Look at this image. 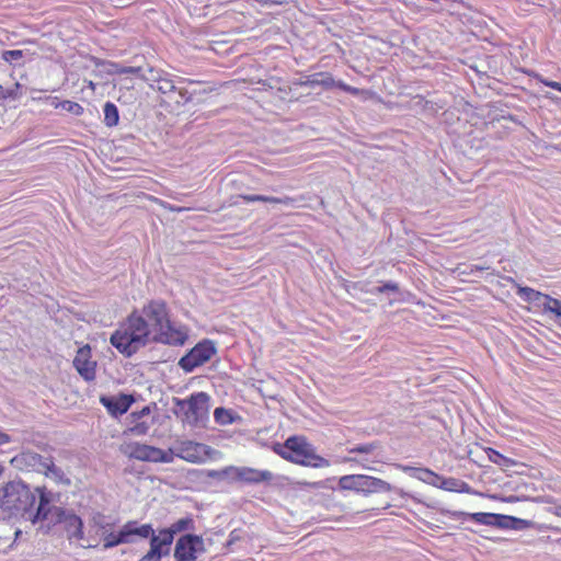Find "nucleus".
Returning <instances> with one entry per match:
<instances>
[{
    "label": "nucleus",
    "mask_w": 561,
    "mask_h": 561,
    "mask_svg": "<svg viewBox=\"0 0 561 561\" xmlns=\"http://www.w3.org/2000/svg\"><path fill=\"white\" fill-rule=\"evenodd\" d=\"M186 340L187 332L171 325L167 305L160 300L150 301L140 314H130L110 339L111 344L126 357L151 342L183 345Z\"/></svg>",
    "instance_id": "nucleus-1"
},
{
    "label": "nucleus",
    "mask_w": 561,
    "mask_h": 561,
    "mask_svg": "<svg viewBox=\"0 0 561 561\" xmlns=\"http://www.w3.org/2000/svg\"><path fill=\"white\" fill-rule=\"evenodd\" d=\"M35 493L22 482H9L0 489V519L23 518L33 524L41 522L37 515Z\"/></svg>",
    "instance_id": "nucleus-2"
},
{
    "label": "nucleus",
    "mask_w": 561,
    "mask_h": 561,
    "mask_svg": "<svg viewBox=\"0 0 561 561\" xmlns=\"http://www.w3.org/2000/svg\"><path fill=\"white\" fill-rule=\"evenodd\" d=\"M36 491L39 492L37 515H42L41 522H46L47 527L56 524H64L69 539H83L82 519L73 513L51 505L50 492H46L42 489H36Z\"/></svg>",
    "instance_id": "nucleus-3"
},
{
    "label": "nucleus",
    "mask_w": 561,
    "mask_h": 561,
    "mask_svg": "<svg viewBox=\"0 0 561 561\" xmlns=\"http://www.w3.org/2000/svg\"><path fill=\"white\" fill-rule=\"evenodd\" d=\"M272 449L282 458L312 468H327L330 461L316 454L314 447L302 436H290L284 445L272 443Z\"/></svg>",
    "instance_id": "nucleus-4"
},
{
    "label": "nucleus",
    "mask_w": 561,
    "mask_h": 561,
    "mask_svg": "<svg viewBox=\"0 0 561 561\" xmlns=\"http://www.w3.org/2000/svg\"><path fill=\"white\" fill-rule=\"evenodd\" d=\"M209 397L205 392L192 394L186 400L174 398L173 413L183 422L196 425L208 412Z\"/></svg>",
    "instance_id": "nucleus-5"
},
{
    "label": "nucleus",
    "mask_w": 561,
    "mask_h": 561,
    "mask_svg": "<svg viewBox=\"0 0 561 561\" xmlns=\"http://www.w3.org/2000/svg\"><path fill=\"white\" fill-rule=\"evenodd\" d=\"M339 485L343 490H351L365 494L390 492L392 490V485L387 481L365 474L343 476L339 480Z\"/></svg>",
    "instance_id": "nucleus-6"
},
{
    "label": "nucleus",
    "mask_w": 561,
    "mask_h": 561,
    "mask_svg": "<svg viewBox=\"0 0 561 561\" xmlns=\"http://www.w3.org/2000/svg\"><path fill=\"white\" fill-rule=\"evenodd\" d=\"M119 450L122 454L129 458H135L141 461L152 462H171L173 460L172 451H164L160 448L139 444V443H126L121 445Z\"/></svg>",
    "instance_id": "nucleus-7"
},
{
    "label": "nucleus",
    "mask_w": 561,
    "mask_h": 561,
    "mask_svg": "<svg viewBox=\"0 0 561 561\" xmlns=\"http://www.w3.org/2000/svg\"><path fill=\"white\" fill-rule=\"evenodd\" d=\"M216 354L214 342L204 340L197 343L186 355L179 360V366L185 373H192L196 367L202 366Z\"/></svg>",
    "instance_id": "nucleus-8"
},
{
    "label": "nucleus",
    "mask_w": 561,
    "mask_h": 561,
    "mask_svg": "<svg viewBox=\"0 0 561 561\" xmlns=\"http://www.w3.org/2000/svg\"><path fill=\"white\" fill-rule=\"evenodd\" d=\"M148 538L150 539V549L138 561H161L162 557L170 553L171 545L173 542L171 534L162 529L158 535H156L152 529V535Z\"/></svg>",
    "instance_id": "nucleus-9"
},
{
    "label": "nucleus",
    "mask_w": 561,
    "mask_h": 561,
    "mask_svg": "<svg viewBox=\"0 0 561 561\" xmlns=\"http://www.w3.org/2000/svg\"><path fill=\"white\" fill-rule=\"evenodd\" d=\"M203 539L196 535H184L175 545L174 558L176 561H194L196 552L203 550Z\"/></svg>",
    "instance_id": "nucleus-10"
},
{
    "label": "nucleus",
    "mask_w": 561,
    "mask_h": 561,
    "mask_svg": "<svg viewBox=\"0 0 561 561\" xmlns=\"http://www.w3.org/2000/svg\"><path fill=\"white\" fill-rule=\"evenodd\" d=\"M73 366L84 380L91 381L95 379L96 362L91 360V347L89 345L78 350L73 359Z\"/></svg>",
    "instance_id": "nucleus-11"
},
{
    "label": "nucleus",
    "mask_w": 561,
    "mask_h": 561,
    "mask_svg": "<svg viewBox=\"0 0 561 561\" xmlns=\"http://www.w3.org/2000/svg\"><path fill=\"white\" fill-rule=\"evenodd\" d=\"M122 531L126 543H135L138 538L147 539L152 535V526L150 524L140 525L137 520H129L122 527Z\"/></svg>",
    "instance_id": "nucleus-12"
},
{
    "label": "nucleus",
    "mask_w": 561,
    "mask_h": 561,
    "mask_svg": "<svg viewBox=\"0 0 561 561\" xmlns=\"http://www.w3.org/2000/svg\"><path fill=\"white\" fill-rule=\"evenodd\" d=\"M101 402L107 408L108 412L113 415H122L127 412L134 399L128 394H121L119 397H101Z\"/></svg>",
    "instance_id": "nucleus-13"
},
{
    "label": "nucleus",
    "mask_w": 561,
    "mask_h": 561,
    "mask_svg": "<svg viewBox=\"0 0 561 561\" xmlns=\"http://www.w3.org/2000/svg\"><path fill=\"white\" fill-rule=\"evenodd\" d=\"M206 445L193 442H184L181 444L179 456L187 461L196 462L202 459V455L206 453Z\"/></svg>",
    "instance_id": "nucleus-14"
},
{
    "label": "nucleus",
    "mask_w": 561,
    "mask_h": 561,
    "mask_svg": "<svg viewBox=\"0 0 561 561\" xmlns=\"http://www.w3.org/2000/svg\"><path fill=\"white\" fill-rule=\"evenodd\" d=\"M50 457H44L37 453L27 450L23 451L18 460L22 463H24L27 467H31L33 470L43 473L45 468L47 467V461Z\"/></svg>",
    "instance_id": "nucleus-15"
},
{
    "label": "nucleus",
    "mask_w": 561,
    "mask_h": 561,
    "mask_svg": "<svg viewBox=\"0 0 561 561\" xmlns=\"http://www.w3.org/2000/svg\"><path fill=\"white\" fill-rule=\"evenodd\" d=\"M299 85L314 88L322 87L325 90L332 89L335 85V80L330 72H318L307 77L305 81H300Z\"/></svg>",
    "instance_id": "nucleus-16"
},
{
    "label": "nucleus",
    "mask_w": 561,
    "mask_h": 561,
    "mask_svg": "<svg viewBox=\"0 0 561 561\" xmlns=\"http://www.w3.org/2000/svg\"><path fill=\"white\" fill-rule=\"evenodd\" d=\"M128 420H129V427L125 433L129 432L137 436L146 435L149 432L150 427L156 422L154 417H151L150 420H147V419H140V420L128 419Z\"/></svg>",
    "instance_id": "nucleus-17"
},
{
    "label": "nucleus",
    "mask_w": 561,
    "mask_h": 561,
    "mask_svg": "<svg viewBox=\"0 0 561 561\" xmlns=\"http://www.w3.org/2000/svg\"><path fill=\"white\" fill-rule=\"evenodd\" d=\"M47 467L48 468H45V470L43 471V473L46 477L54 479L58 483H62L65 485H70V483H71L70 479L65 474V472L62 471L61 468L55 466L51 457L47 461Z\"/></svg>",
    "instance_id": "nucleus-18"
},
{
    "label": "nucleus",
    "mask_w": 561,
    "mask_h": 561,
    "mask_svg": "<svg viewBox=\"0 0 561 561\" xmlns=\"http://www.w3.org/2000/svg\"><path fill=\"white\" fill-rule=\"evenodd\" d=\"M254 202H262L264 204H282L285 206L293 205L295 199L288 196L285 197H272L266 195H259V194H248V204L254 203Z\"/></svg>",
    "instance_id": "nucleus-19"
},
{
    "label": "nucleus",
    "mask_w": 561,
    "mask_h": 561,
    "mask_svg": "<svg viewBox=\"0 0 561 561\" xmlns=\"http://www.w3.org/2000/svg\"><path fill=\"white\" fill-rule=\"evenodd\" d=\"M46 101H49L50 105L54 106L55 108L61 107L62 110L71 113L76 116H80L83 114V107L79 103H76V102H72L69 100L58 102L57 98H50V96H47Z\"/></svg>",
    "instance_id": "nucleus-20"
},
{
    "label": "nucleus",
    "mask_w": 561,
    "mask_h": 561,
    "mask_svg": "<svg viewBox=\"0 0 561 561\" xmlns=\"http://www.w3.org/2000/svg\"><path fill=\"white\" fill-rule=\"evenodd\" d=\"M495 513H466V512H454V516H461L463 518L471 519L481 525L491 526L492 519Z\"/></svg>",
    "instance_id": "nucleus-21"
},
{
    "label": "nucleus",
    "mask_w": 561,
    "mask_h": 561,
    "mask_svg": "<svg viewBox=\"0 0 561 561\" xmlns=\"http://www.w3.org/2000/svg\"><path fill=\"white\" fill-rule=\"evenodd\" d=\"M163 75H165L163 70L148 65L146 69L142 68L141 72L138 73V77L149 83L151 88H154V84L158 83V80H160Z\"/></svg>",
    "instance_id": "nucleus-22"
},
{
    "label": "nucleus",
    "mask_w": 561,
    "mask_h": 561,
    "mask_svg": "<svg viewBox=\"0 0 561 561\" xmlns=\"http://www.w3.org/2000/svg\"><path fill=\"white\" fill-rule=\"evenodd\" d=\"M439 488L446 491H454V492H469L470 486L468 483H466L462 480L455 479V478H444L442 480Z\"/></svg>",
    "instance_id": "nucleus-23"
},
{
    "label": "nucleus",
    "mask_w": 561,
    "mask_h": 561,
    "mask_svg": "<svg viewBox=\"0 0 561 561\" xmlns=\"http://www.w3.org/2000/svg\"><path fill=\"white\" fill-rule=\"evenodd\" d=\"M101 536L103 537L104 540V549H111L118 545L126 543V539L124 538L122 528L119 529L118 533H113L111 529H108V531H103Z\"/></svg>",
    "instance_id": "nucleus-24"
},
{
    "label": "nucleus",
    "mask_w": 561,
    "mask_h": 561,
    "mask_svg": "<svg viewBox=\"0 0 561 561\" xmlns=\"http://www.w3.org/2000/svg\"><path fill=\"white\" fill-rule=\"evenodd\" d=\"M517 295L522 297L525 301L536 304L539 306L540 301L542 300L545 294L530 288V287H522L518 286L517 288Z\"/></svg>",
    "instance_id": "nucleus-25"
},
{
    "label": "nucleus",
    "mask_w": 561,
    "mask_h": 561,
    "mask_svg": "<svg viewBox=\"0 0 561 561\" xmlns=\"http://www.w3.org/2000/svg\"><path fill=\"white\" fill-rule=\"evenodd\" d=\"M194 528V520L191 517L181 518L178 522L173 523L169 528H165L164 531L172 535V540L174 539V535L184 530H190Z\"/></svg>",
    "instance_id": "nucleus-26"
},
{
    "label": "nucleus",
    "mask_w": 561,
    "mask_h": 561,
    "mask_svg": "<svg viewBox=\"0 0 561 561\" xmlns=\"http://www.w3.org/2000/svg\"><path fill=\"white\" fill-rule=\"evenodd\" d=\"M400 469H402L404 472H408L411 477H414L423 482L426 483L428 479L433 477V471L425 468H415L410 466H398Z\"/></svg>",
    "instance_id": "nucleus-27"
},
{
    "label": "nucleus",
    "mask_w": 561,
    "mask_h": 561,
    "mask_svg": "<svg viewBox=\"0 0 561 561\" xmlns=\"http://www.w3.org/2000/svg\"><path fill=\"white\" fill-rule=\"evenodd\" d=\"M104 123L108 127L116 126L118 124L119 115L115 104L106 102L104 105Z\"/></svg>",
    "instance_id": "nucleus-28"
},
{
    "label": "nucleus",
    "mask_w": 561,
    "mask_h": 561,
    "mask_svg": "<svg viewBox=\"0 0 561 561\" xmlns=\"http://www.w3.org/2000/svg\"><path fill=\"white\" fill-rule=\"evenodd\" d=\"M273 473L268 470H255L248 468V483L270 482Z\"/></svg>",
    "instance_id": "nucleus-29"
},
{
    "label": "nucleus",
    "mask_w": 561,
    "mask_h": 561,
    "mask_svg": "<svg viewBox=\"0 0 561 561\" xmlns=\"http://www.w3.org/2000/svg\"><path fill=\"white\" fill-rule=\"evenodd\" d=\"M92 527L96 528V535H102L103 531L112 529V524L105 520V516L101 513H95L91 519Z\"/></svg>",
    "instance_id": "nucleus-30"
},
{
    "label": "nucleus",
    "mask_w": 561,
    "mask_h": 561,
    "mask_svg": "<svg viewBox=\"0 0 561 561\" xmlns=\"http://www.w3.org/2000/svg\"><path fill=\"white\" fill-rule=\"evenodd\" d=\"M214 416L217 423L221 425L230 424L234 421L232 411L224 408H217L214 412Z\"/></svg>",
    "instance_id": "nucleus-31"
},
{
    "label": "nucleus",
    "mask_w": 561,
    "mask_h": 561,
    "mask_svg": "<svg viewBox=\"0 0 561 561\" xmlns=\"http://www.w3.org/2000/svg\"><path fill=\"white\" fill-rule=\"evenodd\" d=\"M559 306H561V300L545 294L538 307L542 308L543 313L550 314L552 313L553 309H557Z\"/></svg>",
    "instance_id": "nucleus-32"
},
{
    "label": "nucleus",
    "mask_w": 561,
    "mask_h": 561,
    "mask_svg": "<svg viewBox=\"0 0 561 561\" xmlns=\"http://www.w3.org/2000/svg\"><path fill=\"white\" fill-rule=\"evenodd\" d=\"M154 89H157L160 93L167 94L176 90L174 83L169 78L164 77V75L158 80Z\"/></svg>",
    "instance_id": "nucleus-33"
},
{
    "label": "nucleus",
    "mask_w": 561,
    "mask_h": 561,
    "mask_svg": "<svg viewBox=\"0 0 561 561\" xmlns=\"http://www.w3.org/2000/svg\"><path fill=\"white\" fill-rule=\"evenodd\" d=\"M511 520H512V516L495 513L494 518L492 519L491 526L497 527L501 529H511V526H512Z\"/></svg>",
    "instance_id": "nucleus-34"
},
{
    "label": "nucleus",
    "mask_w": 561,
    "mask_h": 561,
    "mask_svg": "<svg viewBox=\"0 0 561 561\" xmlns=\"http://www.w3.org/2000/svg\"><path fill=\"white\" fill-rule=\"evenodd\" d=\"M380 445L378 442H373L368 444H360L350 449V453H358V454H371L374 450L379 448Z\"/></svg>",
    "instance_id": "nucleus-35"
},
{
    "label": "nucleus",
    "mask_w": 561,
    "mask_h": 561,
    "mask_svg": "<svg viewBox=\"0 0 561 561\" xmlns=\"http://www.w3.org/2000/svg\"><path fill=\"white\" fill-rule=\"evenodd\" d=\"M112 66L114 68L113 73H117V75H125V73L138 75L142 70L141 66L125 67V66H122V65H118V64H113Z\"/></svg>",
    "instance_id": "nucleus-36"
},
{
    "label": "nucleus",
    "mask_w": 561,
    "mask_h": 561,
    "mask_svg": "<svg viewBox=\"0 0 561 561\" xmlns=\"http://www.w3.org/2000/svg\"><path fill=\"white\" fill-rule=\"evenodd\" d=\"M511 524H512L511 529H514V530H523V529L530 528L533 526V522L522 519L518 517H514V516H512Z\"/></svg>",
    "instance_id": "nucleus-37"
},
{
    "label": "nucleus",
    "mask_w": 561,
    "mask_h": 561,
    "mask_svg": "<svg viewBox=\"0 0 561 561\" xmlns=\"http://www.w3.org/2000/svg\"><path fill=\"white\" fill-rule=\"evenodd\" d=\"M151 417H153V416L151 415V408L149 405L144 407L140 411L131 412L128 416V419H133V420H140V419L150 420Z\"/></svg>",
    "instance_id": "nucleus-38"
},
{
    "label": "nucleus",
    "mask_w": 561,
    "mask_h": 561,
    "mask_svg": "<svg viewBox=\"0 0 561 561\" xmlns=\"http://www.w3.org/2000/svg\"><path fill=\"white\" fill-rule=\"evenodd\" d=\"M399 290V286L394 282H387L382 286L376 287L371 293L374 294H382L386 291H394L397 293Z\"/></svg>",
    "instance_id": "nucleus-39"
},
{
    "label": "nucleus",
    "mask_w": 561,
    "mask_h": 561,
    "mask_svg": "<svg viewBox=\"0 0 561 561\" xmlns=\"http://www.w3.org/2000/svg\"><path fill=\"white\" fill-rule=\"evenodd\" d=\"M21 89H22V85L19 82H15L13 84V88H7V90H5L7 99H9V98H11V99L20 98L22 95Z\"/></svg>",
    "instance_id": "nucleus-40"
},
{
    "label": "nucleus",
    "mask_w": 561,
    "mask_h": 561,
    "mask_svg": "<svg viewBox=\"0 0 561 561\" xmlns=\"http://www.w3.org/2000/svg\"><path fill=\"white\" fill-rule=\"evenodd\" d=\"M23 57V53L22 50H5L2 55V58L5 60V61H11V60H19Z\"/></svg>",
    "instance_id": "nucleus-41"
},
{
    "label": "nucleus",
    "mask_w": 561,
    "mask_h": 561,
    "mask_svg": "<svg viewBox=\"0 0 561 561\" xmlns=\"http://www.w3.org/2000/svg\"><path fill=\"white\" fill-rule=\"evenodd\" d=\"M334 88H339L342 91H345V92H348V93H352V94H357L358 93V90L356 88H353V87L344 83L343 81H335Z\"/></svg>",
    "instance_id": "nucleus-42"
},
{
    "label": "nucleus",
    "mask_w": 561,
    "mask_h": 561,
    "mask_svg": "<svg viewBox=\"0 0 561 561\" xmlns=\"http://www.w3.org/2000/svg\"><path fill=\"white\" fill-rule=\"evenodd\" d=\"M538 80L541 83H543L545 85L550 87V88L561 92V83L560 82L551 81V80H548V79H543L542 77H539V76H538Z\"/></svg>",
    "instance_id": "nucleus-43"
},
{
    "label": "nucleus",
    "mask_w": 561,
    "mask_h": 561,
    "mask_svg": "<svg viewBox=\"0 0 561 561\" xmlns=\"http://www.w3.org/2000/svg\"><path fill=\"white\" fill-rule=\"evenodd\" d=\"M233 474V479H240L242 477V472L239 471V470H234V469H229V470H225L222 472H214L211 473L210 476H228V474Z\"/></svg>",
    "instance_id": "nucleus-44"
},
{
    "label": "nucleus",
    "mask_w": 561,
    "mask_h": 561,
    "mask_svg": "<svg viewBox=\"0 0 561 561\" xmlns=\"http://www.w3.org/2000/svg\"><path fill=\"white\" fill-rule=\"evenodd\" d=\"M257 437L255 438L257 442H260L263 446H268V443H267V435H268V430H262V431H259L256 433Z\"/></svg>",
    "instance_id": "nucleus-45"
},
{
    "label": "nucleus",
    "mask_w": 561,
    "mask_h": 561,
    "mask_svg": "<svg viewBox=\"0 0 561 561\" xmlns=\"http://www.w3.org/2000/svg\"><path fill=\"white\" fill-rule=\"evenodd\" d=\"M493 454H494L495 458H492V461L495 463L503 465V463L511 461L508 458L504 457L503 455H501L497 451L493 450Z\"/></svg>",
    "instance_id": "nucleus-46"
},
{
    "label": "nucleus",
    "mask_w": 561,
    "mask_h": 561,
    "mask_svg": "<svg viewBox=\"0 0 561 561\" xmlns=\"http://www.w3.org/2000/svg\"><path fill=\"white\" fill-rule=\"evenodd\" d=\"M442 480H444L443 477H440L437 473L433 472V477L431 479H428V481H426V483L439 488V484H440Z\"/></svg>",
    "instance_id": "nucleus-47"
},
{
    "label": "nucleus",
    "mask_w": 561,
    "mask_h": 561,
    "mask_svg": "<svg viewBox=\"0 0 561 561\" xmlns=\"http://www.w3.org/2000/svg\"><path fill=\"white\" fill-rule=\"evenodd\" d=\"M179 95H180L181 100H182L184 103H186V102H188V101L191 100V96H190V94H188V91H187V90H185V89H180V90H179Z\"/></svg>",
    "instance_id": "nucleus-48"
},
{
    "label": "nucleus",
    "mask_w": 561,
    "mask_h": 561,
    "mask_svg": "<svg viewBox=\"0 0 561 561\" xmlns=\"http://www.w3.org/2000/svg\"><path fill=\"white\" fill-rule=\"evenodd\" d=\"M10 442L8 434L0 432V445H4Z\"/></svg>",
    "instance_id": "nucleus-49"
},
{
    "label": "nucleus",
    "mask_w": 561,
    "mask_h": 561,
    "mask_svg": "<svg viewBox=\"0 0 561 561\" xmlns=\"http://www.w3.org/2000/svg\"><path fill=\"white\" fill-rule=\"evenodd\" d=\"M550 318H553L554 320L559 317H561V305L557 308V309H553L552 313L549 314Z\"/></svg>",
    "instance_id": "nucleus-50"
},
{
    "label": "nucleus",
    "mask_w": 561,
    "mask_h": 561,
    "mask_svg": "<svg viewBox=\"0 0 561 561\" xmlns=\"http://www.w3.org/2000/svg\"><path fill=\"white\" fill-rule=\"evenodd\" d=\"M5 90H7V88H4L2 84H0V100L7 99Z\"/></svg>",
    "instance_id": "nucleus-51"
},
{
    "label": "nucleus",
    "mask_w": 561,
    "mask_h": 561,
    "mask_svg": "<svg viewBox=\"0 0 561 561\" xmlns=\"http://www.w3.org/2000/svg\"><path fill=\"white\" fill-rule=\"evenodd\" d=\"M169 209L172 210V211H182V210H184V208H182V207H173V206H170Z\"/></svg>",
    "instance_id": "nucleus-52"
},
{
    "label": "nucleus",
    "mask_w": 561,
    "mask_h": 561,
    "mask_svg": "<svg viewBox=\"0 0 561 561\" xmlns=\"http://www.w3.org/2000/svg\"><path fill=\"white\" fill-rule=\"evenodd\" d=\"M556 515L561 517V506L557 507Z\"/></svg>",
    "instance_id": "nucleus-53"
},
{
    "label": "nucleus",
    "mask_w": 561,
    "mask_h": 561,
    "mask_svg": "<svg viewBox=\"0 0 561 561\" xmlns=\"http://www.w3.org/2000/svg\"><path fill=\"white\" fill-rule=\"evenodd\" d=\"M476 270L484 271V270H488V267H485V266H479V265H476Z\"/></svg>",
    "instance_id": "nucleus-54"
},
{
    "label": "nucleus",
    "mask_w": 561,
    "mask_h": 561,
    "mask_svg": "<svg viewBox=\"0 0 561 561\" xmlns=\"http://www.w3.org/2000/svg\"><path fill=\"white\" fill-rule=\"evenodd\" d=\"M559 325H561V316L554 320Z\"/></svg>",
    "instance_id": "nucleus-55"
}]
</instances>
